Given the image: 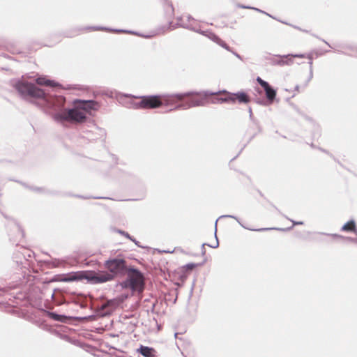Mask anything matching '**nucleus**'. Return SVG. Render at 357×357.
<instances>
[{"instance_id":"nucleus-1","label":"nucleus","mask_w":357,"mask_h":357,"mask_svg":"<svg viewBox=\"0 0 357 357\" xmlns=\"http://www.w3.org/2000/svg\"><path fill=\"white\" fill-rule=\"evenodd\" d=\"M13 86L22 98L34 99L40 107L45 109L61 111L54 115V120L57 121L82 123L86 119L85 113L78 108L76 103H74V107L71 109H63L66 101L64 97L53 95L35 84L18 79L15 82Z\"/></svg>"},{"instance_id":"nucleus-2","label":"nucleus","mask_w":357,"mask_h":357,"mask_svg":"<svg viewBox=\"0 0 357 357\" xmlns=\"http://www.w3.org/2000/svg\"><path fill=\"white\" fill-rule=\"evenodd\" d=\"M194 91L181 93L152 95L144 96H135L130 94H125L124 96L133 98H140L138 102L130 101V107L137 109H155L161 106L170 107L169 111L176 109H188L194 107L204 105L203 98H190L185 102H178L186 96H192Z\"/></svg>"},{"instance_id":"nucleus-3","label":"nucleus","mask_w":357,"mask_h":357,"mask_svg":"<svg viewBox=\"0 0 357 357\" xmlns=\"http://www.w3.org/2000/svg\"><path fill=\"white\" fill-rule=\"evenodd\" d=\"M106 271L97 272L98 278H96L99 284L112 281L116 278H123L128 273L127 261L120 257H109L103 264Z\"/></svg>"},{"instance_id":"nucleus-4","label":"nucleus","mask_w":357,"mask_h":357,"mask_svg":"<svg viewBox=\"0 0 357 357\" xmlns=\"http://www.w3.org/2000/svg\"><path fill=\"white\" fill-rule=\"evenodd\" d=\"M194 93H195L193 95H197V96H199V97H192L191 98H203L204 102V105L202 106H204L205 105V103L206 102V99L208 96H213V95H218L220 93H224L225 94V96L221 97V98H218V97L215 98L212 100L213 103H214V104L223 103V102L235 103L237 101L238 103H241V104H242V103L247 104L250 102V96L248 95L247 93H245L244 91H238L236 93H230V92L227 91L226 90H223L222 91H218V92H211L209 91H205L202 93L201 92H199V93L194 92Z\"/></svg>"},{"instance_id":"nucleus-5","label":"nucleus","mask_w":357,"mask_h":357,"mask_svg":"<svg viewBox=\"0 0 357 357\" xmlns=\"http://www.w3.org/2000/svg\"><path fill=\"white\" fill-rule=\"evenodd\" d=\"M127 278L118 284L122 289H130L133 292L142 293L144 289V277L137 268L130 266L128 268Z\"/></svg>"},{"instance_id":"nucleus-6","label":"nucleus","mask_w":357,"mask_h":357,"mask_svg":"<svg viewBox=\"0 0 357 357\" xmlns=\"http://www.w3.org/2000/svg\"><path fill=\"white\" fill-rule=\"evenodd\" d=\"M98 278L97 272L93 271H77V272H71L67 274L63 279V282H73V281H79L83 279L86 280L89 282L96 284H99L98 281H97L96 278Z\"/></svg>"},{"instance_id":"nucleus-7","label":"nucleus","mask_w":357,"mask_h":357,"mask_svg":"<svg viewBox=\"0 0 357 357\" xmlns=\"http://www.w3.org/2000/svg\"><path fill=\"white\" fill-rule=\"evenodd\" d=\"M106 137V131L105 129L98 127L95 123H91L89 129L85 128L82 130V138L86 139L90 142L100 139L104 141Z\"/></svg>"},{"instance_id":"nucleus-8","label":"nucleus","mask_w":357,"mask_h":357,"mask_svg":"<svg viewBox=\"0 0 357 357\" xmlns=\"http://www.w3.org/2000/svg\"><path fill=\"white\" fill-rule=\"evenodd\" d=\"M74 103L77 105L78 108L81 109L84 112H90L91 110H97L99 107L98 102L93 100H74Z\"/></svg>"},{"instance_id":"nucleus-9","label":"nucleus","mask_w":357,"mask_h":357,"mask_svg":"<svg viewBox=\"0 0 357 357\" xmlns=\"http://www.w3.org/2000/svg\"><path fill=\"white\" fill-rule=\"evenodd\" d=\"M45 312L50 319H51L54 321L61 322V323H68V321L72 319H86V317H73L66 316L64 314H59L56 313V312L45 311Z\"/></svg>"},{"instance_id":"nucleus-10","label":"nucleus","mask_w":357,"mask_h":357,"mask_svg":"<svg viewBox=\"0 0 357 357\" xmlns=\"http://www.w3.org/2000/svg\"><path fill=\"white\" fill-rule=\"evenodd\" d=\"M277 58L271 59V63L274 66H291L294 63V60L289 58V54L286 55H275Z\"/></svg>"},{"instance_id":"nucleus-11","label":"nucleus","mask_w":357,"mask_h":357,"mask_svg":"<svg viewBox=\"0 0 357 357\" xmlns=\"http://www.w3.org/2000/svg\"><path fill=\"white\" fill-rule=\"evenodd\" d=\"M182 25L183 26L186 27V29H189V30L193 31L195 32L199 33L207 37L212 41L215 40V38H213V35H216V34L214 33L213 32H212L211 31H209V30L202 31L199 28V26L197 24H182Z\"/></svg>"},{"instance_id":"nucleus-12","label":"nucleus","mask_w":357,"mask_h":357,"mask_svg":"<svg viewBox=\"0 0 357 357\" xmlns=\"http://www.w3.org/2000/svg\"><path fill=\"white\" fill-rule=\"evenodd\" d=\"M84 29H87V30H92V31H100L101 30V31H112V32H114V33H128L139 36V33H138L136 31H129V30H126V29H111V28H107V27H105V26H88Z\"/></svg>"},{"instance_id":"nucleus-13","label":"nucleus","mask_w":357,"mask_h":357,"mask_svg":"<svg viewBox=\"0 0 357 357\" xmlns=\"http://www.w3.org/2000/svg\"><path fill=\"white\" fill-rule=\"evenodd\" d=\"M233 218V219H235L243 227L247 229H249V230H252V231H268V230H272V229H274V230H280V231H285V230H287V229H284V228H275V227H273V228H260V229H249V228H247L245 227L244 225H243L238 218L236 217V216H234V215H221L219 217L218 219L220 218ZM290 228H288V229H289Z\"/></svg>"},{"instance_id":"nucleus-14","label":"nucleus","mask_w":357,"mask_h":357,"mask_svg":"<svg viewBox=\"0 0 357 357\" xmlns=\"http://www.w3.org/2000/svg\"><path fill=\"white\" fill-rule=\"evenodd\" d=\"M137 351L144 357H157L156 351L153 347L140 345L139 348L137 349Z\"/></svg>"},{"instance_id":"nucleus-15","label":"nucleus","mask_w":357,"mask_h":357,"mask_svg":"<svg viewBox=\"0 0 357 357\" xmlns=\"http://www.w3.org/2000/svg\"><path fill=\"white\" fill-rule=\"evenodd\" d=\"M266 99L268 100L269 103H273L275 100L277 95L276 89H275L271 84L267 87L266 89H264Z\"/></svg>"},{"instance_id":"nucleus-16","label":"nucleus","mask_w":357,"mask_h":357,"mask_svg":"<svg viewBox=\"0 0 357 357\" xmlns=\"http://www.w3.org/2000/svg\"><path fill=\"white\" fill-rule=\"evenodd\" d=\"M218 219L216 220L215 222V231H214V236H215V244L214 245H211V244H208V243H203L202 245V256H204L206 255V250H205V245H207L208 247H211L212 248H218L219 246V241H218V238L217 237V222H218Z\"/></svg>"},{"instance_id":"nucleus-17","label":"nucleus","mask_w":357,"mask_h":357,"mask_svg":"<svg viewBox=\"0 0 357 357\" xmlns=\"http://www.w3.org/2000/svg\"><path fill=\"white\" fill-rule=\"evenodd\" d=\"M182 24H194L193 23L188 22L187 20L182 22H177L176 24H173L172 21H169L168 24L165 27L164 31H172L175 29L177 27H182L186 29V27L183 26Z\"/></svg>"},{"instance_id":"nucleus-18","label":"nucleus","mask_w":357,"mask_h":357,"mask_svg":"<svg viewBox=\"0 0 357 357\" xmlns=\"http://www.w3.org/2000/svg\"><path fill=\"white\" fill-rule=\"evenodd\" d=\"M36 83L38 85L47 86H57L59 84L55 82L54 80L47 79L45 77H38L36 79Z\"/></svg>"},{"instance_id":"nucleus-19","label":"nucleus","mask_w":357,"mask_h":357,"mask_svg":"<svg viewBox=\"0 0 357 357\" xmlns=\"http://www.w3.org/2000/svg\"><path fill=\"white\" fill-rule=\"evenodd\" d=\"M341 230L343 231H353L357 234L355 221L354 220H349L342 227Z\"/></svg>"},{"instance_id":"nucleus-20","label":"nucleus","mask_w":357,"mask_h":357,"mask_svg":"<svg viewBox=\"0 0 357 357\" xmlns=\"http://www.w3.org/2000/svg\"><path fill=\"white\" fill-rule=\"evenodd\" d=\"M11 225H13L14 230L17 231L16 239L13 241L15 242L18 238H23L24 233L20 225L15 220H12Z\"/></svg>"},{"instance_id":"nucleus-21","label":"nucleus","mask_w":357,"mask_h":357,"mask_svg":"<svg viewBox=\"0 0 357 357\" xmlns=\"http://www.w3.org/2000/svg\"><path fill=\"white\" fill-rule=\"evenodd\" d=\"M213 38H215V40L213 41L222 48L225 49L226 50L229 52H231V48L224 41L222 40L217 35H213Z\"/></svg>"},{"instance_id":"nucleus-22","label":"nucleus","mask_w":357,"mask_h":357,"mask_svg":"<svg viewBox=\"0 0 357 357\" xmlns=\"http://www.w3.org/2000/svg\"><path fill=\"white\" fill-rule=\"evenodd\" d=\"M165 15L168 19L172 18L174 15V8L172 3L167 2L165 6Z\"/></svg>"},{"instance_id":"nucleus-23","label":"nucleus","mask_w":357,"mask_h":357,"mask_svg":"<svg viewBox=\"0 0 357 357\" xmlns=\"http://www.w3.org/2000/svg\"><path fill=\"white\" fill-rule=\"evenodd\" d=\"M321 234H323V235H326V236H331L333 238H344V239H347V240H349V241H354V242H356L357 241V238H350V237H344L342 235H339V234H327V233H320Z\"/></svg>"},{"instance_id":"nucleus-24","label":"nucleus","mask_w":357,"mask_h":357,"mask_svg":"<svg viewBox=\"0 0 357 357\" xmlns=\"http://www.w3.org/2000/svg\"><path fill=\"white\" fill-rule=\"evenodd\" d=\"M118 305L119 302L116 299H110L107 300L103 306L115 308L116 306H118Z\"/></svg>"},{"instance_id":"nucleus-25","label":"nucleus","mask_w":357,"mask_h":357,"mask_svg":"<svg viewBox=\"0 0 357 357\" xmlns=\"http://www.w3.org/2000/svg\"><path fill=\"white\" fill-rule=\"evenodd\" d=\"M257 83L263 88V89H266L267 87L270 85V84L262 79L260 77H257V79H256Z\"/></svg>"},{"instance_id":"nucleus-26","label":"nucleus","mask_w":357,"mask_h":357,"mask_svg":"<svg viewBox=\"0 0 357 357\" xmlns=\"http://www.w3.org/2000/svg\"><path fill=\"white\" fill-rule=\"evenodd\" d=\"M249 117L250 119L257 126H259V122L253 117L252 110L251 107H248Z\"/></svg>"},{"instance_id":"nucleus-27","label":"nucleus","mask_w":357,"mask_h":357,"mask_svg":"<svg viewBox=\"0 0 357 357\" xmlns=\"http://www.w3.org/2000/svg\"><path fill=\"white\" fill-rule=\"evenodd\" d=\"M255 102L260 105H263V106H267V105H271V103H269L268 100L266 99V100H264V99H260V98H257L255 100Z\"/></svg>"},{"instance_id":"nucleus-28","label":"nucleus","mask_w":357,"mask_h":357,"mask_svg":"<svg viewBox=\"0 0 357 357\" xmlns=\"http://www.w3.org/2000/svg\"><path fill=\"white\" fill-rule=\"evenodd\" d=\"M197 266V264L190 263V264H187L185 266H183V268L185 269L186 271H192Z\"/></svg>"},{"instance_id":"nucleus-29","label":"nucleus","mask_w":357,"mask_h":357,"mask_svg":"<svg viewBox=\"0 0 357 357\" xmlns=\"http://www.w3.org/2000/svg\"><path fill=\"white\" fill-rule=\"evenodd\" d=\"M117 231H118V233H119L121 235L124 236L125 237H126L129 240L134 241V238L132 236H131L128 232H126L125 231H123V230H120V229H118Z\"/></svg>"},{"instance_id":"nucleus-30","label":"nucleus","mask_w":357,"mask_h":357,"mask_svg":"<svg viewBox=\"0 0 357 357\" xmlns=\"http://www.w3.org/2000/svg\"><path fill=\"white\" fill-rule=\"evenodd\" d=\"M289 58H305V55L304 54H289Z\"/></svg>"},{"instance_id":"nucleus-31","label":"nucleus","mask_w":357,"mask_h":357,"mask_svg":"<svg viewBox=\"0 0 357 357\" xmlns=\"http://www.w3.org/2000/svg\"><path fill=\"white\" fill-rule=\"evenodd\" d=\"M312 77H313V68H311V69H310L307 80L306 81V82L304 85L305 86H306L308 84V83L312 79Z\"/></svg>"},{"instance_id":"nucleus-32","label":"nucleus","mask_w":357,"mask_h":357,"mask_svg":"<svg viewBox=\"0 0 357 357\" xmlns=\"http://www.w3.org/2000/svg\"><path fill=\"white\" fill-rule=\"evenodd\" d=\"M252 9H253V10H256V11H257V12H259V13H264V14H265V15H266L269 16L270 17H272V18L275 19V17H274L273 16H272L271 15H270V14L267 13L266 12H265V11H264V10H260V9H259V8H257L252 7Z\"/></svg>"},{"instance_id":"nucleus-33","label":"nucleus","mask_w":357,"mask_h":357,"mask_svg":"<svg viewBox=\"0 0 357 357\" xmlns=\"http://www.w3.org/2000/svg\"><path fill=\"white\" fill-rule=\"evenodd\" d=\"M307 58L310 59V61L308 62V64H309V66H310V69L312 68V55H308L307 56Z\"/></svg>"},{"instance_id":"nucleus-34","label":"nucleus","mask_w":357,"mask_h":357,"mask_svg":"<svg viewBox=\"0 0 357 357\" xmlns=\"http://www.w3.org/2000/svg\"><path fill=\"white\" fill-rule=\"evenodd\" d=\"M31 189L33 191L38 192L43 191V189L42 188H38V187H34V188L31 187Z\"/></svg>"},{"instance_id":"nucleus-35","label":"nucleus","mask_w":357,"mask_h":357,"mask_svg":"<svg viewBox=\"0 0 357 357\" xmlns=\"http://www.w3.org/2000/svg\"><path fill=\"white\" fill-rule=\"evenodd\" d=\"M235 56H236L238 59H239L240 60H243V58L242 56L238 54L236 52L234 51L233 50H231V52Z\"/></svg>"},{"instance_id":"nucleus-36","label":"nucleus","mask_w":357,"mask_h":357,"mask_svg":"<svg viewBox=\"0 0 357 357\" xmlns=\"http://www.w3.org/2000/svg\"><path fill=\"white\" fill-rule=\"evenodd\" d=\"M291 221L292 222L293 225H303V222H302V221H295V220H291Z\"/></svg>"},{"instance_id":"nucleus-37","label":"nucleus","mask_w":357,"mask_h":357,"mask_svg":"<svg viewBox=\"0 0 357 357\" xmlns=\"http://www.w3.org/2000/svg\"><path fill=\"white\" fill-rule=\"evenodd\" d=\"M187 21L188 22H190L191 21H192L193 24L195 22V20L190 15H187Z\"/></svg>"},{"instance_id":"nucleus-38","label":"nucleus","mask_w":357,"mask_h":357,"mask_svg":"<svg viewBox=\"0 0 357 357\" xmlns=\"http://www.w3.org/2000/svg\"><path fill=\"white\" fill-rule=\"evenodd\" d=\"M238 8H244V9H252V7H251V6H245V5H241V4H238Z\"/></svg>"},{"instance_id":"nucleus-39","label":"nucleus","mask_w":357,"mask_h":357,"mask_svg":"<svg viewBox=\"0 0 357 357\" xmlns=\"http://www.w3.org/2000/svg\"><path fill=\"white\" fill-rule=\"evenodd\" d=\"M176 20H177V22H183V20H183V17H178L176 18Z\"/></svg>"},{"instance_id":"nucleus-40","label":"nucleus","mask_w":357,"mask_h":357,"mask_svg":"<svg viewBox=\"0 0 357 357\" xmlns=\"http://www.w3.org/2000/svg\"><path fill=\"white\" fill-rule=\"evenodd\" d=\"M132 241V242H134V243H135V244L136 245H137L138 247H142V246L139 245V241H137L135 238H134V241Z\"/></svg>"},{"instance_id":"nucleus-41","label":"nucleus","mask_w":357,"mask_h":357,"mask_svg":"<svg viewBox=\"0 0 357 357\" xmlns=\"http://www.w3.org/2000/svg\"><path fill=\"white\" fill-rule=\"evenodd\" d=\"M293 27H294L295 29H298L300 31H304V32H307L306 30H302L301 28L296 26H293Z\"/></svg>"},{"instance_id":"nucleus-42","label":"nucleus","mask_w":357,"mask_h":357,"mask_svg":"<svg viewBox=\"0 0 357 357\" xmlns=\"http://www.w3.org/2000/svg\"><path fill=\"white\" fill-rule=\"evenodd\" d=\"M321 40H322L323 42H324V43H325L328 46H329L330 47H332L331 46V45H330L328 42H326L325 40L322 39Z\"/></svg>"},{"instance_id":"nucleus-43","label":"nucleus","mask_w":357,"mask_h":357,"mask_svg":"<svg viewBox=\"0 0 357 357\" xmlns=\"http://www.w3.org/2000/svg\"><path fill=\"white\" fill-rule=\"evenodd\" d=\"M298 89H299V85H296V86H295V90H296V91H298Z\"/></svg>"},{"instance_id":"nucleus-44","label":"nucleus","mask_w":357,"mask_h":357,"mask_svg":"<svg viewBox=\"0 0 357 357\" xmlns=\"http://www.w3.org/2000/svg\"><path fill=\"white\" fill-rule=\"evenodd\" d=\"M77 197H78L79 198H82V199H88V197H84L80 196V195H77Z\"/></svg>"},{"instance_id":"nucleus-45","label":"nucleus","mask_w":357,"mask_h":357,"mask_svg":"<svg viewBox=\"0 0 357 357\" xmlns=\"http://www.w3.org/2000/svg\"><path fill=\"white\" fill-rule=\"evenodd\" d=\"M0 291H5V288L0 287Z\"/></svg>"},{"instance_id":"nucleus-46","label":"nucleus","mask_w":357,"mask_h":357,"mask_svg":"<svg viewBox=\"0 0 357 357\" xmlns=\"http://www.w3.org/2000/svg\"><path fill=\"white\" fill-rule=\"evenodd\" d=\"M94 199H101L102 197H93Z\"/></svg>"},{"instance_id":"nucleus-47","label":"nucleus","mask_w":357,"mask_h":357,"mask_svg":"<svg viewBox=\"0 0 357 357\" xmlns=\"http://www.w3.org/2000/svg\"><path fill=\"white\" fill-rule=\"evenodd\" d=\"M144 37L148 38H150V36L147 35V36H144Z\"/></svg>"},{"instance_id":"nucleus-48","label":"nucleus","mask_w":357,"mask_h":357,"mask_svg":"<svg viewBox=\"0 0 357 357\" xmlns=\"http://www.w3.org/2000/svg\"><path fill=\"white\" fill-rule=\"evenodd\" d=\"M281 22H282V23H284V24H289L287 22H282V21H281Z\"/></svg>"},{"instance_id":"nucleus-49","label":"nucleus","mask_w":357,"mask_h":357,"mask_svg":"<svg viewBox=\"0 0 357 357\" xmlns=\"http://www.w3.org/2000/svg\"><path fill=\"white\" fill-rule=\"evenodd\" d=\"M177 335H178V333H176L175 335H174L176 337H177Z\"/></svg>"}]
</instances>
